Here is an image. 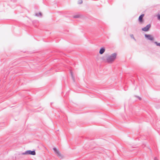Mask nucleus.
<instances>
[{
	"label": "nucleus",
	"mask_w": 160,
	"mask_h": 160,
	"mask_svg": "<svg viewBox=\"0 0 160 160\" xmlns=\"http://www.w3.org/2000/svg\"><path fill=\"white\" fill-rule=\"evenodd\" d=\"M145 37L148 40H150L151 41H152L154 40V38L150 34H145Z\"/></svg>",
	"instance_id": "3"
},
{
	"label": "nucleus",
	"mask_w": 160,
	"mask_h": 160,
	"mask_svg": "<svg viewBox=\"0 0 160 160\" xmlns=\"http://www.w3.org/2000/svg\"><path fill=\"white\" fill-rule=\"evenodd\" d=\"M105 51V48L103 47H102L101 48L100 50L99 53L100 54H102Z\"/></svg>",
	"instance_id": "7"
},
{
	"label": "nucleus",
	"mask_w": 160,
	"mask_h": 160,
	"mask_svg": "<svg viewBox=\"0 0 160 160\" xmlns=\"http://www.w3.org/2000/svg\"><path fill=\"white\" fill-rule=\"evenodd\" d=\"M35 16H37V17H41L42 16V14L41 12H39L38 13H36L35 14Z\"/></svg>",
	"instance_id": "8"
},
{
	"label": "nucleus",
	"mask_w": 160,
	"mask_h": 160,
	"mask_svg": "<svg viewBox=\"0 0 160 160\" xmlns=\"http://www.w3.org/2000/svg\"><path fill=\"white\" fill-rule=\"evenodd\" d=\"M154 160H158L157 157H155L154 158Z\"/></svg>",
	"instance_id": "15"
},
{
	"label": "nucleus",
	"mask_w": 160,
	"mask_h": 160,
	"mask_svg": "<svg viewBox=\"0 0 160 160\" xmlns=\"http://www.w3.org/2000/svg\"><path fill=\"white\" fill-rule=\"evenodd\" d=\"M137 97H138V99H139V100H141V98L140 97L138 96H137Z\"/></svg>",
	"instance_id": "16"
},
{
	"label": "nucleus",
	"mask_w": 160,
	"mask_h": 160,
	"mask_svg": "<svg viewBox=\"0 0 160 160\" xmlns=\"http://www.w3.org/2000/svg\"><path fill=\"white\" fill-rule=\"evenodd\" d=\"M144 14H142L138 18V20L140 24L142 23L143 22L144 20L143 19V18L144 16Z\"/></svg>",
	"instance_id": "5"
},
{
	"label": "nucleus",
	"mask_w": 160,
	"mask_h": 160,
	"mask_svg": "<svg viewBox=\"0 0 160 160\" xmlns=\"http://www.w3.org/2000/svg\"><path fill=\"white\" fill-rule=\"evenodd\" d=\"M70 73H71V75L72 76V72L71 71H70Z\"/></svg>",
	"instance_id": "17"
},
{
	"label": "nucleus",
	"mask_w": 160,
	"mask_h": 160,
	"mask_svg": "<svg viewBox=\"0 0 160 160\" xmlns=\"http://www.w3.org/2000/svg\"><path fill=\"white\" fill-rule=\"evenodd\" d=\"M53 150L54 151L55 153L57 151H58V150H57L56 148L55 147L53 148Z\"/></svg>",
	"instance_id": "12"
},
{
	"label": "nucleus",
	"mask_w": 160,
	"mask_h": 160,
	"mask_svg": "<svg viewBox=\"0 0 160 160\" xmlns=\"http://www.w3.org/2000/svg\"><path fill=\"white\" fill-rule=\"evenodd\" d=\"M55 153L57 155V156L60 159L63 158V157L61 153L59 150H58V151H57V152Z\"/></svg>",
	"instance_id": "6"
},
{
	"label": "nucleus",
	"mask_w": 160,
	"mask_h": 160,
	"mask_svg": "<svg viewBox=\"0 0 160 160\" xmlns=\"http://www.w3.org/2000/svg\"><path fill=\"white\" fill-rule=\"evenodd\" d=\"M158 18L159 20H160V15L159 14L158 15Z\"/></svg>",
	"instance_id": "14"
},
{
	"label": "nucleus",
	"mask_w": 160,
	"mask_h": 160,
	"mask_svg": "<svg viewBox=\"0 0 160 160\" xmlns=\"http://www.w3.org/2000/svg\"><path fill=\"white\" fill-rule=\"evenodd\" d=\"M117 54L114 52L110 55H108L106 58V62L109 63H112L115 60Z\"/></svg>",
	"instance_id": "1"
},
{
	"label": "nucleus",
	"mask_w": 160,
	"mask_h": 160,
	"mask_svg": "<svg viewBox=\"0 0 160 160\" xmlns=\"http://www.w3.org/2000/svg\"><path fill=\"white\" fill-rule=\"evenodd\" d=\"M151 25L150 24L147 25L146 27L142 28V30L144 32H147L149 30Z\"/></svg>",
	"instance_id": "4"
},
{
	"label": "nucleus",
	"mask_w": 160,
	"mask_h": 160,
	"mask_svg": "<svg viewBox=\"0 0 160 160\" xmlns=\"http://www.w3.org/2000/svg\"><path fill=\"white\" fill-rule=\"evenodd\" d=\"M130 37L131 38L133 39L135 41H136V40L135 39V38H134V36L133 34H131L130 35Z\"/></svg>",
	"instance_id": "10"
},
{
	"label": "nucleus",
	"mask_w": 160,
	"mask_h": 160,
	"mask_svg": "<svg viewBox=\"0 0 160 160\" xmlns=\"http://www.w3.org/2000/svg\"><path fill=\"white\" fill-rule=\"evenodd\" d=\"M80 16L79 15H75L73 16V18H79Z\"/></svg>",
	"instance_id": "11"
},
{
	"label": "nucleus",
	"mask_w": 160,
	"mask_h": 160,
	"mask_svg": "<svg viewBox=\"0 0 160 160\" xmlns=\"http://www.w3.org/2000/svg\"><path fill=\"white\" fill-rule=\"evenodd\" d=\"M82 3V0H80L78 2V4H81Z\"/></svg>",
	"instance_id": "13"
},
{
	"label": "nucleus",
	"mask_w": 160,
	"mask_h": 160,
	"mask_svg": "<svg viewBox=\"0 0 160 160\" xmlns=\"http://www.w3.org/2000/svg\"><path fill=\"white\" fill-rule=\"evenodd\" d=\"M22 155H36V152L35 150L32 151L31 150H28L26 151L21 153Z\"/></svg>",
	"instance_id": "2"
},
{
	"label": "nucleus",
	"mask_w": 160,
	"mask_h": 160,
	"mask_svg": "<svg viewBox=\"0 0 160 160\" xmlns=\"http://www.w3.org/2000/svg\"><path fill=\"white\" fill-rule=\"evenodd\" d=\"M156 45V46H158L160 47V42H153Z\"/></svg>",
	"instance_id": "9"
}]
</instances>
